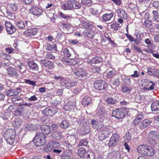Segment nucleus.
Returning <instances> with one entry per match:
<instances>
[{
	"instance_id": "obj_1",
	"label": "nucleus",
	"mask_w": 159,
	"mask_h": 159,
	"mask_svg": "<svg viewBox=\"0 0 159 159\" xmlns=\"http://www.w3.org/2000/svg\"><path fill=\"white\" fill-rule=\"evenodd\" d=\"M52 78L56 80H59V82L61 85L67 88L72 87L76 84V82L68 80L65 78L61 76L55 75L53 76Z\"/></svg>"
},
{
	"instance_id": "obj_2",
	"label": "nucleus",
	"mask_w": 159,
	"mask_h": 159,
	"mask_svg": "<svg viewBox=\"0 0 159 159\" xmlns=\"http://www.w3.org/2000/svg\"><path fill=\"white\" fill-rule=\"evenodd\" d=\"M16 136L15 131L12 129L7 130L5 132L4 137L7 142L10 145L13 144Z\"/></svg>"
},
{
	"instance_id": "obj_3",
	"label": "nucleus",
	"mask_w": 159,
	"mask_h": 159,
	"mask_svg": "<svg viewBox=\"0 0 159 159\" xmlns=\"http://www.w3.org/2000/svg\"><path fill=\"white\" fill-rule=\"evenodd\" d=\"M128 111L126 108L122 109L117 108L113 111L112 116L120 119L123 118L125 116L128 114Z\"/></svg>"
},
{
	"instance_id": "obj_4",
	"label": "nucleus",
	"mask_w": 159,
	"mask_h": 159,
	"mask_svg": "<svg viewBox=\"0 0 159 159\" xmlns=\"http://www.w3.org/2000/svg\"><path fill=\"white\" fill-rule=\"evenodd\" d=\"M73 69V72L75 76L79 79L83 80L86 78L88 74L85 70L83 68L79 66H77Z\"/></svg>"
},
{
	"instance_id": "obj_5",
	"label": "nucleus",
	"mask_w": 159,
	"mask_h": 159,
	"mask_svg": "<svg viewBox=\"0 0 159 159\" xmlns=\"http://www.w3.org/2000/svg\"><path fill=\"white\" fill-rule=\"evenodd\" d=\"M46 137L44 134L36 136L34 140L35 144L37 146H41L45 145L46 143Z\"/></svg>"
},
{
	"instance_id": "obj_6",
	"label": "nucleus",
	"mask_w": 159,
	"mask_h": 159,
	"mask_svg": "<svg viewBox=\"0 0 159 159\" xmlns=\"http://www.w3.org/2000/svg\"><path fill=\"white\" fill-rule=\"evenodd\" d=\"M110 133L108 129L103 128L100 131L98 134V138L99 140L102 141L107 138Z\"/></svg>"
},
{
	"instance_id": "obj_7",
	"label": "nucleus",
	"mask_w": 159,
	"mask_h": 159,
	"mask_svg": "<svg viewBox=\"0 0 159 159\" xmlns=\"http://www.w3.org/2000/svg\"><path fill=\"white\" fill-rule=\"evenodd\" d=\"M119 135L117 134H114L111 137L109 140L108 146L110 147L115 146L119 140Z\"/></svg>"
},
{
	"instance_id": "obj_8",
	"label": "nucleus",
	"mask_w": 159,
	"mask_h": 159,
	"mask_svg": "<svg viewBox=\"0 0 159 159\" xmlns=\"http://www.w3.org/2000/svg\"><path fill=\"white\" fill-rule=\"evenodd\" d=\"M105 84V82L102 80L96 81L94 83V86L95 89L97 90H102L104 89Z\"/></svg>"
},
{
	"instance_id": "obj_9",
	"label": "nucleus",
	"mask_w": 159,
	"mask_h": 159,
	"mask_svg": "<svg viewBox=\"0 0 159 159\" xmlns=\"http://www.w3.org/2000/svg\"><path fill=\"white\" fill-rule=\"evenodd\" d=\"M5 26L7 33L9 34H12L16 31L15 27L10 22L6 21Z\"/></svg>"
},
{
	"instance_id": "obj_10",
	"label": "nucleus",
	"mask_w": 159,
	"mask_h": 159,
	"mask_svg": "<svg viewBox=\"0 0 159 159\" xmlns=\"http://www.w3.org/2000/svg\"><path fill=\"white\" fill-rule=\"evenodd\" d=\"M57 111V109L56 107H51L50 108H46L43 111L45 115L52 116L55 114Z\"/></svg>"
},
{
	"instance_id": "obj_11",
	"label": "nucleus",
	"mask_w": 159,
	"mask_h": 159,
	"mask_svg": "<svg viewBox=\"0 0 159 159\" xmlns=\"http://www.w3.org/2000/svg\"><path fill=\"white\" fill-rule=\"evenodd\" d=\"M75 102L74 100L67 102L64 106V109L66 111H70L75 107Z\"/></svg>"
},
{
	"instance_id": "obj_12",
	"label": "nucleus",
	"mask_w": 159,
	"mask_h": 159,
	"mask_svg": "<svg viewBox=\"0 0 159 159\" xmlns=\"http://www.w3.org/2000/svg\"><path fill=\"white\" fill-rule=\"evenodd\" d=\"M30 12L34 15L38 16L42 14L43 11L37 7L33 6L30 9Z\"/></svg>"
},
{
	"instance_id": "obj_13",
	"label": "nucleus",
	"mask_w": 159,
	"mask_h": 159,
	"mask_svg": "<svg viewBox=\"0 0 159 159\" xmlns=\"http://www.w3.org/2000/svg\"><path fill=\"white\" fill-rule=\"evenodd\" d=\"M149 137L155 142L159 139V133L156 131L152 130L149 133Z\"/></svg>"
},
{
	"instance_id": "obj_14",
	"label": "nucleus",
	"mask_w": 159,
	"mask_h": 159,
	"mask_svg": "<svg viewBox=\"0 0 159 159\" xmlns=\"http://www.w3.org/2000/svg\"><path fill=\"white\" fill-rule=\"evenodd\" d=\"M26 30L24 32V34L27 36H31L36 34L38 30L36 28L29 29L26 28Z\"/></svg>"
},
{
	"instance_id": "obj_15",
	"label": "nucleus",
	"mask_w": 159,
	"mask_h": 159,
	"mask_svg": "<svg viewBox=\"0 0 159 159\" xmlns=\"http://www.w3.org/2000/svg\"><path fill=\"white\" fill-rule=\"evenodd\" d=\"M80 25L82 27V28L89 29L90 30L93 28V25L85 19L81 20Z\"/></svg>"
},
{
	"instance_id": "obj_16",
	"label": "nucleus",
	"mask_w": 159,
	"mask_h": 159,
	"mask_svg": "<svg viewBox=\"0 0 159 159\" xmlns=\"http://www.w3.org/2000/svg\"><path fill=\"white\" fill-rule=\"evenodd\" d=\"M148 145L145 144H141L137 147V152L141 155H144L145 152L148 148Z\"/></svg>"
},
{
	"instance_id": "obj_17",
	"label": "nucleus",
	"mask_w": 159,
	"mask_h": 159,
	"mask_svg": "<svg viewBox=\"0 0 159 159\" xmlns=\"http://www.w3.org/2000/svg\"><path fill=\"white\" fill-rule=\"evenodd\" d=\"M55 145L57 146L59 145L58 142H56L53 144L52 143H49L46 146H45L44 148V151L46 152H49L53 149V146H55Z\"/></svg>"
},
{
	"instance_id": "obj_18",
	"label": "nucleus",
	"mask_w": 159,
	"mask_h": 159,
	"mask_svg": "<svg viewBox=\"0 0 159 159\" xmlns=\"http://www.w3.org/2000/svg\"><path fill=\"white\" fill-rule=\"evenodd\" d=\"M8 74L12 76L17 77L19 75L17 73L16 70L13 68L9 67L6 69Z\"/></svg>"
},
{
	"instance_id": "obj_19",
	"label": "nucleus",
	"mask_w": 159,
	"mask_h": 159,
	"mask_svg": "<svg viewBox=\"0 0 159 159\" xmlns=\"http://www.w3.org/2000/svg\"><path fill=\"white\" fill-rule=\"evenodd\" d=\"M147 148L144 156L149 157L153 156L155 152V150L149 146H148Z\"/></svg>"
},
{
	"instance_id": "obj_20",
	"label": "nucleus",
	"mask_w": 159,
	"mask_h": 159,
	"mask_svg": "<svg viewBox=\"0 0 159 159\" xmlns=\"http://www.w3.org/2000/svg\"><path fill=\"white\" fill-rule=\"evenodd\" d=\"M11 101L14 103L18 104L20 106L21 105V103L23 102L24 100L20 97L19 96H15L11 98Z\"/></svg>"
},
{
	"instance_id": "obj_21",
	"label": "nucleus",
	"mask_w": 159,
	"mask_h": 159,
	"mask_svg": "<svg viewBox=\"0 0 159 159\" xmlns=\"http://www.w3.org/2000/svg\"><path fill=\"white\" fill-rule=\"evenodd\" d=\"M24 111V108L20 106L17 107L14 112V115L16 116H22Z\"/></svg>"
},
{
	"instance_id": "obj_22",
	"label": "nucleus",
	"mask_w": 159,
	"mask_h": 159,
	"mask_svg": "<svg viewBox=\"0 0 159 159\" xmlns=\"http://www.w3.org/2000/svg\"><path fill=\"white\" fill-rule=\"evenodd\" d=\"M151 122V120H149L145 119L143 120L139 124L140 128L142 129H144L149 125Z\"/></svg>"
},
{
	"instance_id": "obj_23",
	"label": "nucleus",
	"mask_w": 159,
	"mask_h": 159,
	"mask_svg": "<svg viewBox=\"0 0 159 159\" xmlns=\"http://www.w3.org/2000/svg\"><path fill=\"white\" fill-rule=\"evenodd\" d=\"M41 128L42 134H48L50 132V128L47 125H43L41 126Z\"/></svg>"
},
{
	"instance_id": "obj_24",
	"label": "nucleus",
	"mask_w": 159,
	"mask_h": 159,
	"mask_svg": "<svg viewBox=\"0 0 159 159\" xmlns=\"http://www.w3.org/2000/svg\"><path fill=\"white\" fill-rule=\"evenodd\" d=\"M28 65L30 70L34 71H39V66L34 61H32L29 62Z\"/></svg>"
},
{
	"instance_id": "obj_25",
	"label": "nucleus",
	"mask_w": 159,
	"mask_h": 159,
	"mask_svg": "<svg viewBox=\"0 0 159 159\" xmlns=\"http://www.w3.org/2000/svg\"><path fill=\"white\" fill-rule=\"evenodd\" d=\"M102 59L100 57H96L92 59V60L88 61V63L91 64L99 63L102 62Z\"/></svg>"
},
{
	"instance_id": "obj_26",
	"label": "nucleus",
	"mask_w": 159,
	"mask_h": 159,
	"mask_svg": "<svg viewBox=\"0 0 159 159\" xmlns=\"http://www.w3.org/2000/svg\"><path fill=\"white\" fill-rule=\"evenodd\" d=\"M94 154L92 152H87L83 157V159H95Z\"/></svg>"
},
{
	"instance_id": "obj_27",
	"label": "nucleus",
	"mask_w": 159,
	"mask_h": 159,
	"mask_svg": "<svg viewBox=\"0 0 159 159\" xmlns=\"http://www.w3.org/2000/svg\"><path fill=\"white\" fill-rule=\"evenodd\" d=\"M92 102L91 98L88 96L85 97L82 99V104L84 106H88Z\"/></svg>"
},
{
	"instance_id": "obj_28",
	"label": "nucleus",
	"mask_w": 159,
	"mask_h": 159,
	"mask_svg": "<svg viewBox=\"0 0 159 159\" xmlns=\"http://www.w3.org/2000/svg\"><path fill=\"white\" fill-rule=\"evenodd\" d=\"M151 108L152 111H159V101L153 102L151 104Z\"/></svg>"
},
{
	"instance_id": "obj_29",
	"label": "nucleus",
	"mask_w": 159,
	"mask_h": 159,
	"mask_svg": "<svg viewBox=\"0 0 159 159\" xmlns=\"http://www.w3.org/2000/svg\"><path fill=\"white\" fill-rule=\"evenodd\" d=\"M52 136L53 139L57 140H60L63 137L61 133L57 131H55L53 133Z\"/></svg>"
},
{
	"instance_id": "obj_30",
	"label": "nucleus",
	"mask_w": 159,
	"mask_h": 159,
	"mask_svg": "<svg viewBox=\"0 0 159 159\" xmlns=\"http://www.w3.org/2000/svg\"><path fill=\"white\" fill-rule=\"evenodd\" d=\"M60 29L62 28L64 31H66L71 28V25L66 23H61L60 25Z\"/></svg>"
},
{
	"instance_id": "obj_31",
	"label": "nucleus",
	"mask_w": 159,
	"mask_h": 159,
	"mask_svg": "<svg viewBox=\"0 0 159 159\" xmlns=\"http://www.w3.org/2000/svg\"><path fill=\"white\" fill-rule=\"evenodd\" d=\"M113 16V14L112 13L110 14H106L102 16V19L103 21H107L110 20Z\"/></svg>"
},
{
	"instance_id": "obj_32",
	"label": "nucleus",
	"mask_w": 159,
	"mask_h": 159,
	"mask_svg": "<svg viewBox=\"0 0 159 159\" xmlns=\"http://www.w3.org/2000/svg\"><path fill=\"white\" fill-rule=\"evenodd\" d=\"M80 129V133L84 135L88 134L90 132L89 126V125L83 126Z\"/></svg>"
},
{
	"instance_id": "obj_33",
	"label": "nucleus",
	"mask_w": 159,
	"mask_h": 159,
	"mask_svg": "<svg viewBox=\"0 0 159 159\" xmlns=\"http://www.w3.org/2000/svg\"><path fill=\"white\" fill-rule=\"evenodd\" d=\"M19 93L16 89H10L6 92L7 95L8 96L17 95Z\"/></svg>"
},
{
	"instance_id": "obj_34",
	"label": "nucleus",
	"mask_w": 159,
	"mask_h": 159,
	"mask_svg": "<svg viewBox=\"0 0 159 159\" xmlns=\"http://www.w3.org/2000/svg\"><path fill=\"white\" fill-rule=\"evenodd\" d=\"M110 156L113 159H120V155L119 151H113L111 154Z\"/></svg>"
},
{
	"instance_id": "obj_35",
	"label": "nucleus",
	"mask_w": 159,
	"mask_h": 159,
	"mask_svg": "<svg viewBox=\"0 0 159 159\" xmlns=\"http://www.w3.org/2000/svg\"><path fill=\"white\" fill-rule=\"evenodd\" d=\"M70 4L72 6V9L73 8L75 9H78L81 7V6L77 1L72 0L70 2Z\"/></svg>"
},
{
	"instance_id": "obj_36",
	"label": "nucleus",
	"mask_w": 159,
	"mask_h": 159,
	"mask_svg": "<svg viewBox=\"0 0 159 159\" xmlns=\"http://www.w3.org/2000/svg\"><path fill=\"white\" fill-rule=\"evenodd\" d=\"M86 150L84 148L81 147L78 150L77 153L79 156L80 157H82L84 156L86 153Z\"/></svg>"
},
{
	"instance_id": "obj_37",
	"label": "nucleus",
	"mask_w": 159,
	"mask_h": 159,
	"mask_svg": "<svg viewBox=\"0 0 159 159\" xmlns=\"http://www.w3.org/2000/svg\"><path fill=\"white\" fill-rule=\"evenodd\" d=\"M116 11L118 14V16L120 17L121 18L126 19L127 15L124 11L120 9H118Z\"/></svg>"
},
{
	"instance_id": "obj_38",
	"label": "nucleus",
	"mask_w": 159,
	"mask_h": 159,
	"mask_svg": "<svg viewBox=\"0 0 159 159\" xmlns=\"http://www.w3.org/2000/svg\"><path fill=\"white\" fill-rule=\"evenodd\" d=\"M59 125L62 129H66L69 126V123L67 120H64L61 122Z\"/></svg>"
},
{
	"instance_id": "obj_39",
	"label": "nucleus",
	"mask_w": 159,
	"mask_h": 159,
	"mask_svg": "<svg viewBox=\"0 0 159 159\" xmlns=\"http://www.w3.org/2000/svg\"><path fill=\"white\" fill-rule=\"evenodd\" d=\"M141 117L142 116L140 115H139L136 116L135 119L133 121V124L134 125H137L142 120L143 118H142Z\"/></svg>"
},
{
	"instance_id": "obj_40",
	"label": "nucleus",
	"mask_w": 159,
	"mask_h": 159,
	"mask_svg": "<svg viewBox=\"0 0 159 159\" xmlns=\"http://www.w3.org/2000/svg\"><path fill=\"white\" fill-rule=\"evenodd\" d=\"M136 36V39L138 42H141V40H142L143 38L144 37V34L143 33L139 34L136 33L135 34Z\"/></svg>"
},
{
	"instance_id": "obj_41",
	"label": "nucleus",
	"mask_w": 159,
	"mask_h": 159,
	"mask_svg": "<svg viewBox=\"0 0 159 159\" xmlns=\"http://www.w3.org/2000/svg\"><path fill=\"white\" fill-rule=\"evenodd\" d=\"M62 9L64 10H71L72 7L69 2H66L63 4L61 6Z\"/></svg>"
},
{
	"instance_id": "obj_42",
	"label": "nucleus",
	"mask_w": 159,
	"mask_h": 159,
	"mask_svg": "<svg viewBox=\"0 0 159 159\" xmlns=\"http://www.w3.org/2000/svg\"><path fill=\"white\" fill-rule=\"evenodd\" d=\"M8 6L13 11H15L18 9L17 4L15 3L8 4Z\"/></svg>"
},
{
	"instance_id": "obj_43",
	"label": "nucleus",
	"mask_w": 159,
	"mask_h": 159,
	"mask_svg": "<svg viewBox=\"0 0 159 159\" xmlns=\"http://www.w3.org/2000/svg\"><path fill=\"white\" fill-rule=\"evenodd\" d=\"M88 142L86 139H83L80 140L78 144V146H87Z\"/></svg>"
},
{
	"instance_id": "obj_44",
	"label": "nucleus",
	"mask_w": 159,
	"mask_h": 159,
	"mask_svg": "<svg viewBox=\"0 0 159 159\" xmlns=\"http://www.w3.org/2000/svg\"><path fill=\"white\" fill-rule=\"evenodd\" d=\"M17 26L20 29H22L25 27V23L22 21H20L17 22Z\"/></svg>"
},
{
	"instance_id": "obj_45",
	"label": "nucleus",
	"mask_w": 159,
	"mask_h": 159,
	"mask_svg": "<svg viewBox=\"0 0 159 159\" xmlns=\"http://www.w3.org/2000/svg\"><path fill=\"white\" fill-rule=\"evenodd\" d=\"M63 55L65 57H69L71 56L70 52L69 51L68 49L66 48L63 50Z\"/></svg>"
},
{
	"instance_id": "obj_46",
	"label": "nucleus",
	"mask_w": 159,
	"mask_h": 159,
	"mask_svg": "<svg viewBox=\"0 0 159 159\" xmlns=\"http://www.w3.org/2000/svg\"><path fill=\"white\" fill-rule=\"evenodd\" d=\"M107 101L108 103L111 104H115L116 101V99L112 98L111 97L108 98L107 99Z\"/></svg>"
},
{
	"instance_id": "obj_47",
	"label": "nucleus",
	"mask_w": 159,
	"mask_h": 159,
	"mask_svg": "<svg viewBox=\"0 0 159 159\" xmlns=\"http://www.w3.org/2000/svg\"><path fill=\"white\" fill-rule=\"evenodd\" d=\"M77 61V60L76 59H69L67 61L66 63L71 65H76Z\"/></svg>"
},
{
	"instance_id": "obj_48",
	"label": "nucleus",
	"mask_w": 159,
	"mask_h": 159,
	"mask_svg": "<svg viewBox=\"0 0 159 159\" xmlns=\"http://www.w3.org/2000/svg\"><path fill=\"white\" fill-rule=\"evenodd\" d=\"M17 67L19 69L20 72L21 73H23L25 70V66L22 63H20V65H17Z\"/></svg>"
},
{
	"instance_id": "obj_49",
	"label": "nucleus",
	"mask_w": 159,
	"mask_h": 159,
	"mask_svg": "<svg viewBox=\"0 0 159 159\" xmlns=\"http://www.w3.org/2000/svg\"><path fill=\"white\" fill-rule=\"evenodd\" d=\"M112 82L113 85L115 87H117L120 84V80L119 79H116L113 81L112 80H111V81L110 82Z\"/></svg>"
},
{
	"instance_id": "obj_50",
	"label": "nucleus",
	"mask_w": 159,
	"mask_h": 159,
	"mask_svg": "<svg viewBox=\"0 0 159 159\" xmlns=\"http://www.w3.org/2000/svg\"><path fill=\"white\" fill-rule=\"evenodd\" d=\"M68 141L71 144H74L76 142V138L74 136H71L68 138Z\"/></svg>"
},
{
	"instance_id": "obj_51",
	"label": "nucleus",
	"mask_w": 159,
	"mask_h": 159,
	"mask_svg": "<svg viewBox=\"0 0 159 159\" xmlns=\"http://www.w3.org/2000/svg\"><path fill=\"white\" fill-rule=\"evenodd\" d=\"M22 120L20 118L15 119L14 120V125L17 127L20 126L22 123Z\"/></svg>"
},
{
	"instance_id": "obj_52",
	"label": "nucleus",
	"mask_w": 159,
	"mask_h": 159,
	"mask_svg": "<svg viewBox=\"0 0 159 159\" xmlns=\"http://www.w3.org/2000/svg\"><path fill=\"white\" fill-rule=\"evenodd\" d=\"M152 25V22L150 20H145L143 25L146 27H148L151 26Z\"/></svg>"
},
{
	"instance_id": "obj_53",
	"label": "nucleus",
	"mask_w": 159,
	"mask_h": 159,
	"mask_svg": "<svg viewBox=\"0 0 159 159\" xmlns=\"http://www.w3.org/2000/svg\"><path fill=\"white\" fill-rule=\"evenodd\" d=\"M0 56L1 58L4 59H9L10 58L8 54L4 52H1L0 53Z\"/></svg>"
},
{
	"instance_id": "obj_54",
	"label": "nucleus",
	"mask_w": 159,
	"mask_h": 159,
	"mask_svg": "<svg viewBox=\"0 0 159 159\" xmlns=\"http://www.w3.org/2000/svg\"><path fill=\"white\" fill-rule=\"evenodd\" d=\"M121 89L122 91L124 93L129 92H130L131 90V89L130 88H129L125 86H123Z\"/></svg>"
},
{
	"instance_id": "obj_55",
	"label": "nucleus",
	"mask_w": 159,
	"mask_h": 159,
	"mask_svg": "<svg viewBox=\"0 0 159 159\" xmlns=\"http://www.w3.org/2000/svg\"><path fill=\"white\" fill-rule=\"evenodd\" d=\"M123 82L126 85H129L131 83L130 79L128 77H126L124 79Z\"/></svg>"
},
{
	"instance_id": "obj_56",
	"label": "nucleus",
	"mask_w": 159,
	"mask_h": 159,
	"mask_svg": "<svg viewBox=\"0 0 159 159\" xmlns=\"http://www.w3.org/2000/svg\"><path fill=\"white\" fill-rule=\"evenodd\" d=\"M25 81L26 83L34 86L36 85V82L28 79H25Z\"/></svg>"
},
{
	"instance_id": "obj_57",
	"label": "nucleus",
	"mask_w": 159,
	"mask_h": 159,
	"mask_svg": "<svg viewBox=\"0 0 159 159\" xmlns=\"http://www.w3.org/2000/svg\"><path fill=\"white\" fill-rule=\"evenodd\" d=\"M119 24L115 23L111 24V28L115 30L118 29L119 27Z\"/></svg>"
},
{
	"instance_id": "obj_58",
	"label": "nucleus",
	"mask_w": 159,
	"mask_h": 159,
	"mask_svg": "<svg viewBox=\"0 0 159 159\" xmlns=\"http://www.w3.org/2000/svg\"><path fill=\"white\" fill-rule=\"evenodd\" d=\"M54 66L53 63L48 61L45 67L48 68L49 69H51L53 68Z\"/></svg>"
},
{
	"instance_id": "obj_59",
	"label": "nucleus",
	"mask_w": 159,
	"mask_h": 159,
	"mask_svg": "<svg viewBox=\"0 0 159 159\" xmlns=\"http://www.w3.org/2000/svg\"><path fill=\"white\" fill-rule=\"evenodd\" d=\"M94 33L92 32H88L86 34V36L89 38L93 39L94 38Z\"/></svg>"
},
{
	"instance_id": "obj_60",
	"label": "nucleus",
	"mask_w": 159,
	"mask_h": 159,
	"mask_svg": "<svg viewBox=\"0 0 159 159\" xmlns=\"http://www.w3.org/2000/svg\"><path fill=\"white\" fill-rule=\"evenodd\" d=\"M114 75V71H110L107 74V77L109 78H111L113 77Z\"/></svg>"
},
{
	"instance_id": "obj_61",
	"label": "nucleus",
	"mask_w": 159,
	"mask_h": 159,
	"mask_svg": "<svg viewBox=\"0 0 159 159\" xmlns=\"http://www.w3.org/2000/svg\"><path fill=\"white\" fill-rule=\"evenodd\" d=\"M13 48L9 47H7L6 48L5 51L8 54H11L13 52Z\"/></svg>"
},
{
	"instance_id": "obj_62",
	"label": "nucleus",
	"mask_w": 159,
	"mask_h": 159,
	"mask_svg": "<svg viewBox=\"0 0 159 159\" xmlns=\"http://www.w3.org/2000/svg\"><path fill=\"white\" fill-rule=\"evenodd\" d=\"M46 57L47 58L52 60H54L55 59V57L50 53L47 54L46 55Z\"/></svg>"
},
{
	"instance_id": "obj_63",
	"label": "nucleus",
	"mask_w": 159,
	"mask_h": 159,
	"mask_svg": "<svg viewBox=\"0 0 159 159\" xmlns=\"http://www.w3.org/2000/svg\"><path fill=\"white\" fill-rule=\"evenodd\" d=\"M153 5L156 8L159 9V2L155 1L153 2Z\"/></svg>"
},
{
	"instance_id": "obj_64",
	"label": "nucleus",
	"mask_w": 159,
	"mask_h": 159,
	"mask_svg": "<svg viewBox=\"0 0 159 159\" xmlns=\"http://www.w3.org/2000/svg\"><path fill=\"white\" fill-rule=\"evenodd\" d=\"M80 126L81 127V128L83 126H87L88 125L85 121L84 120H82L80 121Z\"/></svg>"
}]
</instances>
